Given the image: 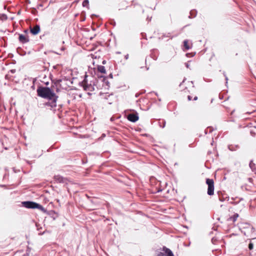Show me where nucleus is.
<instances>
[{"label": "nucleus", "mask_w": 256, "mask_h": 256, "mask_svg": "<svg viewBox=\"0 0 256 256\" xmlns=\"http://www.w3.org/2000/svg\"><path fill=\"white\" fill-rule=\"evenodd\" d=\"M36 92L38 96L50 100V102H46L45 106H50L52 108L56 106L58 96L51 88L46 86H39L36 90Z\"/></svg>", "instance_id": "1"}, {"label": "nucleus", "mask_w": 256, "mask_h": 256, "mask_svg": "<svg viewBox=\"0 0 256 256\" xmlns=\"http://www.w3.org/2000/svg\"><path fill=\"white\" fill-rule=\"evenodd\" d=\"M22 206L26 208H32V209H35L38 208V210H42V211H44L45 210L44 208V207L32 201H24L22 202Z\"/></svg>", "instance_id": "2"}, {"label": "nucleus", "mask_w": 256, "mask_h": 256, "mask_svg": "<svg viewBox=\"0 0 256 256\" xmlns=\"http://www.w3.org/2000/svg\"><path fill=\"white\" fill-rule=\"evenodd\" d=\"M86 78L87 76L86 75L84 80L83 81L80 83V85L83 88L84 90L89 92L88 93V95H91V94L90 92L94 90V85H92V84H88V83Z\"/></svg>", "instance_id": "3"}, {"label": "nucleus", "mask_w": 256, "mask_h": 256, "mask_svg": "<svg viewBox=\"0 0 256 256\" xmlns=\"http://www.w3.org/2000/svg\"><path fill=\"white\" fill-rule=\"evenodd\" d=\"M206 184L208 186V194L209 196H212L214 194V182L212 179L206 178Z\"/></svg>", "instance_id": "4"}, {"label": "nucleus", "mask_w": 256, "mask_h": 256, "mask_svg": "<svg viewBox=\"0 0 256 256\" xmlns=\"http://www.w3.org/2000/svg\"><path fill=\"white\" fill-rule=\"evenodd\" d=\"M162 252H158L156 256H174L172 252L169 248L164 246Z\"/></svg>", "instance_id": "5"}, {"label": "nucleus", "mask_w": 256, "mask_h": 256, "mask_svg": "<svg viewBox=\"0 0 256 256\" xmlns=\"http://www.w3.org/2000/svg\"><path fill=\"white\" fill-rule=\"evenodd\" d=\"M127 119L132 122H135L138 120V116L137 112L131 113L127 115Z\"/></svg>", "instance_id": "6"}, {"label": "nucleus", "mask_w": 256, "mask_h": 256, "mask_svg": "<svg viewBox=\"0 0 256 256\" xmlns=\"http://www.w3.org/2000/svg\"><path fill=\"white\" fill-rule=\"evenodd\" d=\"M40 26L36 24L33 28H30V32L32 34L36 35L40 32Z\"/></svg>", "instance_id": "7"}, {"label": "nucleus", "mask_w": 256, "mask_h": 256, "mask_svg": "<svg viewBox=\"0 0 256 256\" xmlns=\"http://www.w3.org/2000/svg\"><path fill=\"white\" fill-rule=\"evenodd\" d=\"M219 200L221 202H224L226 200H229V196L225 193H222V192H218Z\"/></svg>", "instance_id": "8"}, {"label": "nucleus", "mask_w": 256, "mask_h": 256, "mask_svg": "<svg viewBox=\"0 0 256 256\" xmlns=\"http://www.w3.org/2000/svg\"><path fill=\"white\" fill-rule=\"evenodd\" d=\"M102 97L108 100V104H112V98H114L112 94H108V93L102 94Z\"/></svg>", "instance_id": "9"}, {"label": "nucleus", "mask_w": 256, "mask_h": 256, "mask_svg": "<svg viewBox=\"0 0 256 256\" xmlns=\"http://www.w3.org/2000/svg\"><path fill=\"white\" fill-rule=\"evenodd\" d=\"M18 40L22 44H25L29 42L28 37L22 34H19Z\"/></svg>", "instance_id": "10"}, {"label": "nucleus", "mask_w": 256, "mask_h": 256, "mask_svg": "<svg viewBox=\"0 0 256 256\" xmlns=\"http://www.w3.org/2000/svg\"><path fill=\"white\" fill-rule=\"evenodd\" d=\"M54 178L56 181L60 183H64L65 182V178L60 176H55Z\"/></svg>", "instance_id": "11"}, {"label": "nucleus", "mask_w": 256, "mask_h": 256, "mask_svg": "<svg viewBox=\"0 0 256 256\" xmlns=\"http://www.w3.org/2000/svg\"><path fill=\"white\" fill-rule=\"evenodd\" d=\"M197 14V11L195 10H190V16H188L189 18H192L196 16Z\"/></svg>", "instance_id": "12"}, {"label": "nucleus", "mask_w": 256, "mask_h": 256, "mask_svg": "<svg viewBox=\"0 0 256 256\" xmlns=\"http://www.w3.org/2000/svg\"><path fill=\"white\" fill-rule=\"evenodd\" d=\"M98 70L99 72L102 74H105L106 72L105 67L102 66H98Z\"/></svg>", "instance_id": "13"}, {"label": "nucleus", "mask_w": 256, "mask_h": 256, "mask_svg": "<svg viewBox=\"0 0 256 256\" xmlns=\"http://www.w3.org/2000/svg\"><path fill=\"white\" fill-rule=\"evenodd\" d=\"M184 46L186 50H188L190 48V46L188 44V40H187L184 41Z\"/></svg>", "instance_id": "14"}, {"label": "nucleus", "mask_w": 256, "mask_h": 256, "mask_svg": "<svg viewBox=\"0 0 256 256\" xmlns=\"http://www.w3.org/2000/svg\"><path fill=\"white\" fill-rule=\"evenodd\" d=\"M238 217V214H234L233 215V216L230 218L233 222H235L236 220Z\"/></svg>", "instance_id": "15"}, {"label": "nucleus", "mask_w": 256, "mask_h": 256, "mask_svg": "<svg viewBox=\"0 0 256 256\" xmlns=\"http://www.w3.org/2000/svg\"><path fill=\"white\" fill-rule=\"evenodd\" d=\"M214 129L212 127H208L205 130L204 132L205 134H206L208 132L210 133L213 131Z\"/></svg>", "instance_id": "16"}, {"label": "nucleus", "mask_w": 256, "mask_h": 256, "mask_svg": "<svg viewBox=\"0 0 256 256\" xmlns=\"http://www.w3.org/2000/svg\"><path fill=\"white\" fill-rule=\"evenodd\" d=\"M89 2L88 0H84L82 2V6L84 7H88V6Z\"/></svg>", "instance_id": "17"}, {"label": "nucleus", "mask_w": 256, "mask_h": 256, "mask_svg": "<svg viewBox=\"0 0 256 256\" xmlns=\"http://www.w3.org/2000/svg\"><path fill=\"white\" fill-rule=\"evenodd\" d=\"M254 248V244L252 242H250L248 244V248L250 250H252Z\"/></svg>", "instance_id": "18"}, {"label": "nucleus", "mask_w": 256, "mask_h": 256, "mask_svg": "<svg viewBox=\"0 0 256 256\" xmlns=\"http://www.w3.org/2000/svg\"><path fill=\"white\" fill-rule=\"evenodd\" d=\"M249 165H250V167L252 169V167L254 165V163H252V161H250V162Z\"/></svg>", "instance_id": "19"}, {"label": "nucleus", "mask_w": 256, "mask_h": 256, "mask_svg": "<svg viewBox=\"0 0 256 256\" xmlns=\"http://www.w3.org/2000/svg\"><path fill=\"white\" fill-rule=\"evenodd\" d=\"M228 148H229L230 150H232V151L235 150V149L234 148V147H233L232 146H228Z\"/></svg>", "instance_id": "20"}, {"label": "nucleus", "mask_w": 256, "mask_h": 256, "mask_svg": "<svg viewBox=\"0 0 256 256\" xmlns=\"http://www.w3.org/2000/svg\"><path fill=\"white\" fill-rule=\"evenodd\" d=\"M224 75L225 76V79H226V83L227 84L228 83V78L226 76V75L225 72H224Z\"/></svg>", "instance_id": "21"}, {"label": "nucleus", "mask_w": 256, "mask_h": 256, "mask_svg": "<svg viewBox=\"0 0 256 256\" xmlns=\"http://www.w3.org/2000/svg\"><path fill=\"white\" fill-rule=\"evenodd\" d=\"M185 66H186L188 68H190V64H188V62H186L185 63Z\"/></svg>", "instance_id": "22"}, {"label": "nucleus", "mask_w": 256, "mask_h": 256, "mask_svg": "<svg viewBox=\"0 0 256 256\" xmlns=\"http://www.w3.org/2000/svg\"><path fill=\"white\" fill-rule=\"evenodd\" d=\"M166 126V122L164 120L163 121L162 126H160L162 128H164Z\"/></svg>", "instance_id": "23"}, {"label": "nucleus", "mask_w": 256, "mask_h": 256, "mask_svg": "<svg viewBox=\"0 0 256 256\" xmlns=\"http://www.w3.org/2000/svg\"><path fill=\"white\" fill-rule=\"evenodd\" d=\"M188 100H192V97L190 96H188Z\"/></svg>", "instance_id": "24"}, {"label": "nucleus", "mask_w": 256, "mask_h": 256, "mask_svg": "<svg viewBox=\"0 0 256 256\" xmlns=\"http://www.w3.org/2000/svg\"><path fill=\"white\" fill-rule=\"evenodd\" d=\"M216 240V239H214V238H212V242L213 244H214V242H215Z\"/></svg>", "instance_id": "25"}, {"label": "nucleus", "mask_w": 256, "mask_h": 256, "mask_svg": "<svg viewBox=\"0 0 256 256\" xmlns=\"http://www.w3.org/2000/svg\"><path fill=\"white\" fill-rule=\"evenodd\" d=\"M124 58L126 59V60H128V54H126L125 56H124Z\"/></svg>", "instance_id": "26"}, {"label": "nucleus", "mask_w": 256, "mask_h": 256, "mask_svg": "<svg viewBox=\"0 0 256 256\" xmlns=\"http://www.w3.org/2000/svg\"><path fill=\"white\" fill-rule=\"evenodd\" d=\"M140 94L136 93V96H136V98H138V96H139Z\"/></svg>", "instance_id": "27"}, {"label": "nucleus", "mask_w": 256, "mask_h": 256, "mask_svg": "<svg viewBox=\"0 0 256 256\" xmlns=\"http://www.w3.org/2000/svg\"><path fill=\"white\" fill-rule=\"evenodd\" d=\"M106 60H104L102 61V64H106Z\"/></svg>", "instance_id": "28"}, {"label": "nucleus", "mask_w": 256, "mask_h": 256, "mask_svg": "<svg viewBox=\"0 0 256 256\" xmlns=\"http://www.w3.org/2000/svg\"><path fill=\"white\" fill-rule=\"evenodd\" d=\"M198 100V97L196 96H194V100Z\"/></svg>", "instance_id": "29"}, {"label": "nucleus", "mask_w": 256, "mask_h": 256, "mask_svg": "<svg viewBox=\"0 0 256 256\" xmlns=\"http://www.w3.org/2000/svg\"><path fill=\"white\" fill-rule=\"evenodd\" d=\"M109 76L110 78H112V74H110V75H109Z\"/></svg>", "instance_id": "30"}, {"label": "nucleus", "mask_w": 256, "mask_h": 256, "mask_svg": "<svg viewBox=\"0 0 256 256\" xmlns=\"http://www.w3.org/2000/svg\"><path fill=\"white\" fill-rule=\"evenodd\" d=\"M184 80H185V79H184V80L182 81V82L180 84V86L182 85V83L184 82Z\"/></svg>", "instance_id": "31"}, {"label": "nucleus", "mask_w": 256, "mask_h": 256, "mask_svg": "<svg viewBox=\"0 0 256 256\" xmlns=\"http://www.w3.org/2000/svg\"><path fill=\"white\" fill-rule=\"evenodd\" d=\"M61 81H62V80H58V82H60Z\"/></svg>", "instance_id": "32"}, {"label": "nucleus", "mask_w": 256, "mask_h": 256, "mask_svg": "<svg viewBox=\"0 0 256 256\" xmlns=\"http://www.w3.org/2000/svg\"><path fill=\"white\" fill-rule=\"evenodd\" d=\"M54 53H55V54H58V52H54Z\"/></svg>", "instance_id": "33"}]
</instances>
